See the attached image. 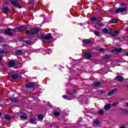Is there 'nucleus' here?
I'll return each instance as SVG.
<instances>
[{
    "mask_svg": "<svg viewBox=\"0 0 128 128\" xmlns=\"http://www.w3.org/2000/svg\"><path fill=\"white\" fill-rule=\"evenodd\" d=\"M38 28H34L31 30H27L26 34H27L29 36H32V34H38Z\"/></svg>",
    "mask_w": 128,
    "mask_h": 128,
    "instance_id": "f257e3e1",
    "label": "nucleus"
},
{
    "mask_svg": "<svg viewBox=\"0 0 128 128\" xmlns=\"http://www.w3.org/2000/svg\"><path fill=\"white\" fill-rule=\"evenodd\" d=\"M16 32H18V30L16 29L8 28L5 30V34L9 36H12L14 34H16Z\"/></svg>",
    "mask_w": 128,
    "mask_h": 128,
    "instance_id": "f03ea898",
    "label": "nucleus"
},
{
    "mask_svg": "<svg viewBox=\"0 0 128 128\" xmlns=\"http://www.w3.org/2000/svg\"><path fill=\"white\" fill-rule=\"evenodd\" d=\"M39 38H40V40H42L43 38L44 40H42V42H44V40H51L52 36L50 34H48L46 36H44L43 34H42L39 36Z\"/></svg>",
    "mask_w": 128,
    "mask_h": 128,
    "instance_id": "7ed1b4c3",
    "label": "nucleus"
},
{
    "mask_svg": "<svg viewBox=\"0 0 128 128\" xmlns=\"http://www.w3.org/2000/svg\"><path fill=\"white\" fill-rule=\"evenodd\" d=\"M10 2L12 6H16V8H22V6H20V2L18 0H12Z\"/></svg>",
    "mask_w": 128,
    "mask_h": 128,
    "instance_id": "20e7f679",
    "label": "nucleus"
},
{
    "mask_svg": "<svg viewBox=\"0 0 128 128\" xmlns=\"http://www.w3.org/2000/svg\"><path fill=\"white\" fill-rule=\"evenodd\" d=\"M128 10L127 7H124V8H119L116 10V14H120V12L121 14L122 12H124Z\"/></svg>",
    "mask_w": 128,
    "mask_h": 128,
    "instance_id": "39448f33",
    "label": "nucleus"
},
{
    "mask_svg": "<svg viewBox=\"0 0 128 128\" xmlns=\"http://www.w3.org/2000/svg\"><path fill=\"white\" fill-rule=\"evenodd\" d=\"M16 60H10L8 63V65L10 66V68H14L16 66Z\"/></svg>",
    "mask_w": 128,
    "mask_h": 128,
    "instance_id": "423d86ee",
    "label": "nucleus"
},
{
    "mask_svg": "<svg viewBox=\"0 0 128 128\" xmlns=\"http://www.w3.org/2000/svg\"><path fill=\"white\" fill-rule=\"evenodd\" d=\"M112 58V55L110 54H106L102 58V60H110Z\"/></svg>",
    "mask_w": 128,
    "mask_h": 128,
    "instance_id": "0eeeda50",
    "label": "nucleus"
},
{
    "mask_svg": "<svg viewBox=\"0 0 128 128\" xmlns=\"http://www.w3.org/2000/svg\"><path fill=\"white\" fill-rule=\"evenodd\" d=\"M10 76L12 80H18V74H14L12 73H10Z\"/></svg>",
    "mask_w": 128,
    "mask_h": 128,
    "instance_id": "6e6552de",
    "label": "nucleus"
},
{
    "mask_svg": "<svg viewBox=\"0 0 128 128\" xmlns=\"http://www.w3.org/2000/svg\"><path fill=\"white\" fill-rule=\"evenodd\" d=\"M124 78L122 76H118L115 78V80H117L118 82H122Z\"/></svg>",
    "mask_w": 128,
    "mask_h": 128,
    "instance_id": "1a4fd4ad",
    "label": "nucleus"
},
{
    "mask_svg": "<svg viewBox=\"0 0 128 128\" xmlns=\"http://www.w3.org/2000/svg\"><path fill=\"white\" fill-rule=\"evenodd\" d=\"M118 92V89H114L108 92V96H112V94L115 92Z\"/></svg>",
    "mask_w": 128,
    "mask_h": 128,
    "instance_id": "9d476101",
    "label": "nucleus"
},
{
    "mask_svg": "<svg viewBox=\"0 0 128 128\" xmlns=\"http://www.w3.org/2000/svg\"><path fill=\"white\" fill-rule=\"evenodd\" d=\"M26 88H34L36 86V84L34 82H30L26 84Z\"/></svg>",
    "mask_w": 128,
    "mask_h": 128,
    "instance_id": "9b49d317",
    "label": "nucleus"
},
{
    "mask_svg": "<svg viewBox=\"0 0 128 128\" xmlns=\"http://www.w3.org/2000/svg\"><path fill=\"white\" fill-rule=\"evenodd\" d=\"M84 58H86L88 60H90L92 56V55L90 53H87L86 54H84Z\"/></svg>",
    "mask_w": 128,
    "mask_h": 128,
    "instance_id": "f8f14e48",
    "label": "nucleus"
},
{
    "mask_svg": "<svg viewBox=\"0 0 128 128\" xmlns=\"http://www.w3.org/2000/svg\"><path fill=\"white\" fill-rule=\"evenodd\" d=\"M110 108H112V104H108L105 105L104 107V110H108Z\"/></svg>",
    "mask_w": 128,
    "mask_h": 128,
    "instance_id": "ddd939ff",
    "label": "nucleus"
},
{
    "mask_svg": "<svg viewBox=\"0 0 128 128\" xmlns=\"http://www.w3.org/2000/svg\"><path fill=\"white\" fill-rule=\"evenodd\" d=\"M17 32H20V30H26V26H20L16 29Z\"/></svg>",
    "mask_w": 128,
    "mask_h": 128,
    "instance_id": "4468645a",
    "label": "nucleus"
},
{
    "mask_svg": "<svg viewBox=\"0 0 128 128\" xmlns=\"http://www.w3.org/2000/svg\"><path fill=\"white\" fill-rule=\"evenodd\" d=\"M122 48H114V50H112V52L114 54L115 52H122Z\"/></svg>",
    "mask_w": 128,
    "mask_h": 128,
    "instance_id": "2eb2a0df",
    "label": "nucleus"
},
{
    "mask_svg": "<svg viewBox=\"0 0 128 128\" xmlns=\"http://www.w3.org/2000/svg\"><path fill=\"white\" fill-rule=\"evenodd\" d=\"M100 86V82H96L92 84L93 88H96V86Z\"/></svg>",
    "mask_w": 128,
    "mask_h": 128,
    "instance_id": "dca6fc26",
    "label": "nucleus"
},
{
    "mask_svg": "<svg viewBox=\"0 0 128 128\" xmlns=\"http://www.w3.org/2000/svg\"><path fill=\"white\" fill-rule=\"evenodd\" d=\"M83 42H84V44H92V42H91V41L90 40L88 39H84V40H83Z\"/></svg>",
    "mask_w": 128,
    "mask_h": 128,
    "instance_id": "f3484780",
    "label": "nucleus"
},
{
    "mask_svg": "<svg viewBox=\"0 0 128 128\" xmlns=\"http://www.w3.org/2000/svg\"><path fill=\"white\" fill-rule=\"evenodd\" d=\"M30 124H36V118H30Z\"/></svg>",
    "mask_w": 128,
    "mask_h": 128,
    "instance_id": "a211bd4d",
    "label": "nucleus"
},
{
    "mask_svg": "<svg viewBox=\"0 0 128 128\" xmlns=\"http://www.w3.org/2000/svg\"><path fill=\"white\" fill-rule=\"evenodd\" d=\"M22 52H24V51L22 50H18L16 52V54H17L18 56H20L21 54H22Z\"/></svg>",
    "mask_w": 128,
    "mask_h": 128,
    "instance_id": "6ab92c4d",
    "label": "nucleus"
},
{
    "mask_svg": "<svg viewBox=\"0 0 128 128\" xmlns=\"http://www.w3.org/2000/svg\"><path fill=\"white\" fill-rule=\"evenodd\" d=\"M113 32H112V30H108V34H111L112 36H116L117 35L113 34Z\"/></svg>",
    "mask_w": 128,
    "mask_h": 128,
    "instance_id": "aec40b11",
    "label": "nucleus"
},
{
    "mask_svg": "<svg viewBox=\"0 0 128 128\" xmlns=\"http://www.w3.org/2000/svg\"><path fill=\"white\" fill-rule=\"evenodd\" d=\"M10 100H11V102H18V99L16 98H11Z\"/></svg>",
    "mask_w": 128,
    "mask_h": 128,
    "instance_id": "412c9836",
    "label": "nucleus"
},
{
    "mask_svg": "<svg viewBox=\"0 0 128 128\" xmlns=\"http://www.w3.org/2000/svg\"><path fill=\"white\" fill-rule=\"evenodd\" d=\"M75 93H76V90H70L68 91V94H70V95L74 94H75Z\"/></svg>",
    "mask_w": 128,
    "mask_h": 128,
    "instance_id": "4be33fe9",
    "label": "nucleus"
},
{
    "mask_svg": "<svg viewBox=\"0 0 128 128\" xmlns=\"http://www.w3.org/2000/svg\"><path fill=\"white\" fill-rule=\"evenodd\" d=\"M8 51L6 50H2L0 49V54H6Z\"/></svg>",
    "mask_w": 128,
    "mask_h": 128,
    "instance_id": "5701e85b",
    "label": "nucleus"
},
{
    "mask_svg": "<svg viewBox=\"0 0 128 128\" xmlns=\"http://www.w3.org/2000/svg\"><path fill=\"white\" fill-rule=\"evenodd\" d=\"M93 32L96 34V36H100V32L96 30H94Z\"/></svg>",
    "mask_w": 128,
    "mask_h": 128,
    "instance_id": "b1692460",
    "label": "nucleus"
},
{
    "mask_svg": "<svg viewBox=\"0 0 128 128\" xmlns=\"http://www.w3.org/2000/svg\"><path fill=\"white\" fill-rule=\"evenodd\" d=\"M9 10H8V8H4V14H8V12Z\"/></svg>",
    "mask_w": 128,
    "mask_h": 128,
    "instance_id": "393cba45",
    "label": "nucleus"
},
{
    "mask_svg": "<svg viewBox=\"0 0 128 128\" xmlns=\"http://www.w3.org/2000/svg\"><path fill=\"white\" fill-rule=\"evenodd\" d=\"M96 50L99 52H102L104 50V48H97Z\"/></svg>",
    "mask_w": 128,
    "mask_h": 128,
    "instance_id": "a878e982",
    "label": "nucleus"
},
{
    "mask_svg": "<svg viewBox=\"0 0 128 128\" xmlns=\"http://www.w3.org/2000/svg\"><path fill=\"white\" fill-rule=\"evenodd\" d=\"M5 118H6V120H10L12 119V116H10L8 115H7V116H5Z\"/></svg>",
    "mask_w": 128,
    "mask_h": 128,
    "instance_id": "bb28decb",
    "label": "nucleus"
},
{
    "mask_svg": "<svg viewBox=\"0 0 128 128\" xmlns=\"http://www.w3.org/2000/svg\"><path fill=\"white\" fill-rule=\"evenodd\" d=\"M112 24H116L118 22V20L116 19H112L110 20Z\"/></svg>",
    "mask_w": 128,
    "mask_h": 128,
    "instance_id": "cd10ccee",
    "label": "nucleus"
},
{
    "mask_svg": "<svg viewBox=\"0 0 128 128\" xmlns=\"http://www.w3.org/2000/svg\"><path fill=\"white\" fill-rule=\"evenodd\" d=\"M38 120H44V116L42 114H39L38 116Z\"/></svg>",
    "mask_w": 128,
    "mask_h": 128,
    "instance_id": "c85d7f7f",
    "label": "nucleus"
},
{
    "mask_svg": "<svg viewBox=\"0 0 128 128\" xmlns=\"http://www.w3.org/2000/svg\"><path fill=\"white\" fill-rule=\"evenodd\" d=\"M60 114L58 112H54V116H60Z\"/></svg>",
    "mask_w": 128,
    "mask_h": 128,
    "instance_id": "c756f323",
    "label": "nucleus"
},
{
    "mask_svg": "<svg viewBox=\"0 0 128 128\" xmlns=\"http://www.w3.org/2000/svg\"><path fill=\"white\" fill-rule=\"evenodd\" d=\"M20 118H22V120H28V117L24 116L21 115Z\"/></svg>",
    "mask_w": 128,
    "mask_h": 128,
    "instance_id": "7c9ffc66",
    "label": "nucleus"
},
{
    "mask_svg": "<svg viewBox=\"0 0 128 128\" xmlns=\"http://www.w3.org/2000/svg\"><path fill=\"white\" fill-rule=\"evenodd\" d=\"M102 32L104 34H108V30L106 28H104L103 29Z\"/></svg>",
    "mask_w": 128,
    "mask_h": 128,
    "instance_id": "2f4dec72",
    "label": "nucleus"
},
{
    "mask_svg": "<svg viewBox=\"0 0 128 128\" xmlns=\"http://www.w3.org/2000/svg\"><path fill=\"white\" fill-rule=\"evenodd\" d=\"M25 42L26 44H32V41H28V40H26L25 41Z\"/></svg>",
    "mask_w": 128,
    "mask_h": 128,
    "instance_id": "473e14b6",
    "label": "nucleus"
},
{
    "mask_svg": "<svg viewBox=\"0 0 128 128\" xmlns=\"http://www.w3.org/2000/svg\"><path fill=\"white\" fill-rule=\"evenodd\" d=\"M94 124H99L100 121H98V120H96L94 121Z\"/></svg>",
    "mask_w": 128,
    "mask_h": 128,
    "instance_id": "72a5a7b5",
    "label": "nucleus"
},
{
    "mask_svg": "<svg viewBox=\"0 0 128 128\" xmlns=\"http://www.w3.org/2000/svg\"><path fill=\"white\" fill-rule=\"evenodd\" d=\"M114 34H116H116H120V31L114 30Z\"/></svg>",
    "mask_w": 128,
    "mask_h": 128,
    "instance_id": "f704fd0d",
    "label": "nucleus"
},
{
    "mask_svg": "<svg viewBox=\"0 0 128 128\" xmlns=\"http://www.w3.org/2000/svg\"><path fill=\"white\" fill-rule=\"evenodd\" d=\"M92 20L94 22H96V20H98V19L96 17H92Z\"/></svg>",
    "mask_w": 128,
    "mask_h": 128,
    "instance_id": "c9c22d12",
    "label": "nucleus"
},
{
    "mask_svg": "<svg viewBox=\"0 0 128 128\" xmlns=\"http://www.w3.org/2000/svg\"><path fill=\"white\" fill-rule=\"evenodd\" d=\"M98 114H104V110H100L98 111Z\"/></svg>",
    "mask_w": 128,
    "mask_h": 128,
    "instance_id": "e433bc0d",
    "label": "nucleus"
},
{
    "mask_svg": "<svg viewBox=\"0 0 128 128\" xmlns=\"http://www.w3.org/2000/svg\"><path fill=\"white\" fill-rule=\"evenodd\" d=\"M117 104H118V102H115V103H113V104H112V106H116Z\"/></svg>",
    "mask_w": 128,
    "mask_h": 128,
    "instance_id": "4c0bfd02",
    "label": "nucleus"
},
{
    "mask_svg": "<svg viewBox=\"0 0 128 128\" xmlns=\"http://www.w3.org/2000/svg\"><path fill=\"white\" fill-rule=\"evenodd\" d=\"M62 98H68V96H66V95H64L63 96H62Z\"/></svg>",
    "mask_w": 128,
    "mask_h": 128,
    "instance_id": "58836bf2",
    "label": "nucleus"
},
{
    "mask_svg": "<svg viewBox=\"0 0 128 128\" xmlns=\"http://www.w3.org/2000/svg\"><path fill=\"white\" fill-rule=\"evenodd\" d=\"M104 26V24L101 23L99 24V26Z\"/></svg>",
    "mask_w": 128,
    "mask_h": 128,
    "instance_id": "ea45409f",
    "label": "nucleus"
},
{
    "mask_svg": "<svg viewBox=\"0 0 128 128\" xmlns=\"http://www.w3.org/2000/svg\"><path fill=\"white\" fill-rule=\"evenodd\" d=\"M4 42V39H2V38H0V42Z\"/></svg>",
    "mask_w": 128,
    "mask_h": 128,
    "instance_id": "a19ab883",
    "label": "nucleus"
},
{
    "mask_svg": "<svg viewBox=\"0 0 128 128\" xmlns=\"http://www.w3.org/2000/svg\"><path fill=\"white\" fill-rule=\"evenodd\" d=\"M124 113L126 114H128V110H124Z\"/></svg>",
    "mask_w": 128,
    "mask_h": 128,
    "instance_id": "79ce46f5",
    "label": "nucleus"
},
{
    "mask_svg": "<svg viewBox=\"0 0 128 128\" xmlns=\"http://www.w3.org/2000/svg\"><path fill=\"white\" fill-rule=\"evenodd\" d=\"M125 56H128V52H126L125 53Z\"/></svg>",
    "mask_w": 128,
    "mask_h": 128,
    "instance_id": "37998d69",
    "label": "nucleus"
},
{
    "mask_svg": "<svg viewBox=\"0 0 128 128\" xmlns=\"http://www.w3.org/2000/svg\"><path fill=\"white\" fill-rule=\"evenodd\" d=\"M2 56H0V62L2 61Z\"/></svg>",
    "mask_w": 128,
    "mask_h": 128,
    "instance_id": "c03bdc74",
    "label": "nucleus"
},
{
    "mask_svg": "<svg viewBox=\"0 0 128 128\" xmlns=\"http://www.w3.org/2000/svg\"><path fill=\"white\" fill-rule=\"evenodd\" d=\"M48 106H50V108H52V105L51 104H48Z\"/></svg>",
    "mask_w": 128,
    "mask_h": 128,
    "instance_id": "a18cd8bd",
    "label": "nucleus"
},
{
    "mask_svg": "<svg viewBox=\"0 0 128 128\" xmlns=\"http://www.w3.org/2000/svg\"><path fill=\"white\" fill-rule=\"evenodd\" d=\"M126 106L128 108V102L126 104Z\"/></svg>",
    "mask_w": 128,
    "mask_h": 128,
    "instance_id": "49530a36",
    "label": "nucleus"
},
{
    "mask_svg": "<svg viewBox=\"0 0 128 128\" xmlns=\"http://www.w3.org/2000/svg\"><path fill=\"white\" fill-rule=\"evenodd\" d=\"M3 46H6V44H3Z\"/></svg>",
    "mask_w": 128,
    "mask_h": 128,
    "instance_id": "de8ad7c7",
    "label": "nucleus"
},
{
    "mask_svg": "<svg viewBox=\"0 0 128 128\" xmlns=\"http://www.w3.org/2000/svg\"><path fill=\"white\" fill-rule=\"evenodd\" d=\"M120 128H126L124 126H121Z\"/></svg>",
    "mask_w": 128,
    "mask_h": 128,
    "instance_id": "09e8293b",
    "label": "nucleus"
},
{
    "mask_svg": "<svg viewBox=\"0 0 128 128\" xmlns=\"http://www.w3.org/2000/svg\"><path fill=\"white\" fill-rule=\"evenodd\" d=\"M0 116H2V113L0 112Z\"/></svg>",
    "mask_w": 128,
    "mask_h": 128,
    "instance_id": "8fccbe9b",
    "label": "nucleus"
},
{
    "mask_svg": "<svg viewBox=\"0 0 128 128\" xmlns=\"http://www.w3.org/2000/svg\"><path fill=\"white\" fill-rule=\"evenodd\" d=\"M122 6H124V4H122Z\"/></svg>",
    "mask_w": 128,
    "mask_h": 128,
    "instance_id": "3c124183",
    "label": "nucleus"
}]
</instances>
